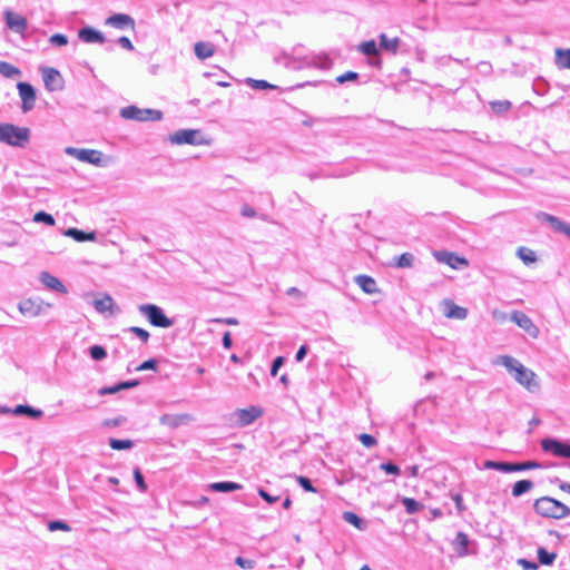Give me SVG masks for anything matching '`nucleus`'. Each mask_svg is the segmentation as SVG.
Segmentation results:
<instances>
[{
    "instance_id": "1",
    "label": "nucleus",
    "mask_w": 570,
    "mask_h": 570,
    "mask_svg": "<svg viewBox=\"0 0 570 570\" xmlns=\"http://www.w3.org/2000/svg\"><path fill=\"white\" fill-rule=\"evenodd\" d=\"M500 361L501 364L514 376L519 384L529 391H535L539 389V381L534 372L508 355L501 356Z\"/></svg>"
},
{
    "instance_id": "2",
    "label": "nucleus",
    "mask_w": 570,
    "mask_h": 570,
    "mask_svg": "<svg viewBox=\"0 0 570 570\" xmlns=\"http://www.w3.org/2000/svg\"><path fill=\"white\" fill-rule=\"evenodd\" d=\"M533 509L540 517L547 519L559 520L570 515V508L551 497L538 498Z\"/></svg>"
},
{
    "instance_id": "3",
    "label": "nucleus",
    "mask_w": 570,
    "mask_h": 570,
    "mask_svg": "<svg viewBox=\"0 0 570 570\" xmlns=\"http://www.w3.org/2000/svg\"><path fill=\"white\" fill-rule=\"evenodd\" d=\"M29 129L0 122V141L11 146H23L29 140Z\"/></svg>"
},
{
    "instance_id": "4",
    "label": "nucleus",
    "mask_w": 570,
    "mask_h": 570,
    "mask_svg": "<svg viewBox=\"0 0 570 570\" xmlns=\"http://www.w3.org/2000/svg\"><path fill=\"white\" fill-rule=\"evenodd\" d=\"M168 140L174 145H209L207 139L199 129H180L169 135Z\"/></svg>"
},
{
    "instance_id": "5",
    "label": "nucleus",
    "mask_w": 570,
    "mask_h": 570,
    "mask_svg": "<svg viewBox=\"0 0 570 570\" xmlns=\"http://www.w3.org/2000/svg\"><path fill=\"white\" fill-rule=\"evenodd\" d=\"M139 312L146 316L149 323L156 327L167 328L173 325V321L168 318L163 309L154 304H144L139 306Z\"/></svg>"
},
{
    "instance_id": "6",
    "label": "nucleus",
    "mask_w": 570,
    "mask_h": 570,
    "mask_svg": "<svg viewBox=\"0 0 570 570\" xmlns=\"http://www.w3.org/2000/svg\"><path fill=\"white\" fill-rule=\"evenodd\" d=\"M121 117L125 119H134L138 121H147V120H160L161 111L155 109H139L136 106H129L122 108L120 111Z\"/></svg>"
},
{
    "instance_id": "7",
    "label": "nucleus",
    "mask_w": 570,
    "mask_h": 570,
    "mask_svg": "<svg viewBox=\"0 0 570 570\" xmlns=\"http://www.w3.org/2000/svg\"><path fill=\"white\" fill-rule=\"evenodd\" d=\"M433 256L439 263L445 264L452 269H461L469 266V261L465 257L459 256L453 252L438 250L433 253Z\"/></svg>"
},
{
    "instance_id": "8",
    "label": "nucleus",
    "mask_w": 570,
    "mask_h": 570,
    "mask_svg": "<svg viewBox=\"0 0 570 570\" xmlns=\"http://www.w3.org/2000/svg\"><path fill=\"white\" fill-rule=\"evenodd\" d=\"M66 153L80 161L88 163L91 165H101L102 154L96 149H79L75 147H68Z\"/></svg>"
},
{
    "instance_id": "9",
    "label": "nucleus",
    "mask_w": 570,
    "mask_h": 570,
    "mask_svg": "<svg viewBox=\"0 0 570 570\" xmlns=\"http://www.w3.org/2000/svg\"><path fill=\"white\" fill-rule=\"evenodd\" d=\"M510 320L522 328L531 338H538L539 328L532 320L521 311H513Z\"/></svg>"
},
{
    "instance_id": "10",
    "label": "nucleus",
    "mask_w": 570,
    "mask_h": 570,
    "mask_svg": "<svg viewBox=\"0 0 570 570\" xmlns=\"http://www.w3.org/2000/svg\"><path fill=\"white\" fill-rule=\"evenodd\" d=\"M541 448L546 452L552 453L558 458H569L570 459V444L560 442L554 439H543L541 440Z\"/></svg>"
},
{
    "instance_id": "11",
    "label": "nucleus",
    "mask_w": 570,
    "mask_h": 570,
    "mask_svg": "<svg viewBox=\"0 0 570 570\" xmlns=\"http://www.w3.org/2000/svg\"><path fill=\"white\" fill-rule=\"evenodd\" d=\"M42 79L45 86L50 91L61 90L63 88L65 81L60 72L55 68H43L42 69Z\"/></svg>"
},
{
    "instance_id": "12",
    "label": "nucleus",
    "mask_w": 570,
    "mask_h": 570,
    "mask_svg": "<svg viewBox=\"0 0 570 570\" xmlns=\"http://www.w3.org/2000/svg\"><path fill=\"white\" fill-rule=\"evenodd\" d=\"M19 96L22 100V110L29 111L35 107L36 104V91L33 87L28 82H18L17 85Z\"/></svg>"
},
{
    "instance_id": "13",
    "label": "nucleus",
    "mask_w": 570,
    "mask_h": 570,
    "mask_svg": "<svg viewBox=\"0 0 570 570\" xmlns=\"http://www.w3.org/2000/svg\"><path fill=\"white\" fill-rule=\"evenodd\" d=\"M263 411L257 406H249L247 409H239L235 412L236 422L240 426L253 423L256 419L261 417Z\"/></svg>"
},
{
    "instance_id": "14",
    "label": "nucleus",
    "mask_w": 570,
    "mask_h": 570,
    "mask_svg": "<svg viewBox=\"0 0 570 570\" xmlns=\"http://www.w3.org/2000/svg\"><path fill=\"white\" fill-rule=\"evenodd\" d=\"M441 305L443 308V315L446 318L464 320L468 316V309L465 307L456 305L451 299H443Z\"/></svg>"
},
{
    "instance_id": "15",
    "label": "nucleus",
    "mask_w": 570,
    "mask_h": 570,
    "mask_svg": "<svg viewBox=\"0 0 570 570\" xmlns=\"http://www.w3.org/2000/svg\"><path fill=\"white\" fill-rule=\"evenodd\" d=\"M6 22L9 29L16 32H23L28 27V21L24 17L11 10L4 11Z\"/></svg>"
},
{
    "instance_id": "16",
    "label": "nucleus",
    "mask_w": 570,
    "mask_h": 570,
    "mask_svg": "<svg viewBox=\"0 0 570 570\" xmlns=\"http://www.w3.org/2000/svg\"><path fill=\"white\" fill-rule=\"evenodd\" d=\"M537 218L550 224L552 229L557 233H563L570 238V224L560 220L558 217L547 213L537 214Z\"/></svg>"
},
{
    "instance_id": "17",
    "label": "nucleus",
    "mask_w": 570,
    "mask_h": 570,
    "mask_svg": "<svg viewBox=\"0 0 570 570\" xmlns=\"http://www.w3.org/2000/svg\"><path fill=\"white\" fill-rule=\"evenodd\" d=\"M106 24L116 29L135 30V20L126 13H116L106 20Z\"/></svg>"
},
{
    "instance_id": "18",
    "label": "nucleus",
    "mask_w": 570,
    "mask_h": 570,
    "mask_svg": "<svg viewBox=\"0 0 570 570\" xmlns=\"http://www.w3.org/2000/svg\"><path fill=\"white\" fill-rule=\"evenodd\" d=\"M19 311L24 316L35 317L40 314L41 305L32 298H27L19 304Z\"/></svg>"
},
{
    "instance_id": "19",
    "label": "nucleus",
    "mask_w": 570,
    "mask_h": 570,
    "mask_svg": "<svg viewBox=\"0 0 570 570\" xmlns=\"http://www.w3.org/2000/svg\"><path fill=\"white\" fill-rule=\"evenodd\" d=\"M40 281L50 289H55L63 294L67 293L66 286L56 276L48 272H42L40 274Z\"/></svg>"
},
{
    "instance_id": "20",
    "label": "nucleus",
    "mask_w": 570,
    "mask_h": 570,
    "mask_svg": "<svg viewBox=\"0 0 570 570\" xmlns=\"http://www.w3.org/2000/svg\"><path fill=\"white\" fill-rule=\"evenodd\" d=\"M356 284L361 287V289L366 294H375L379 293V288L376 282L373 277L367 275H358L355 277Z\"/></svg>"
},
{
    "instance_id": "21",
    "label": "nucleus",
    "mask_w": 570,
    "mask_h": 570,
    "mask_svg": "<svg viewBox=\"0 0 570 570\" xmlns=\"http://www.w3.org/2000/svg\"><path fill=\"white\" fill-rule=\"evenodd\" d=\"M194 51L198 59L205 60L215 53V46L210 42L198 41L194 46Z\"/></svg>"
},
{
    "instance_id": "22",
    "label": "nucleus",
    "mask_w": 570,
    "mask_h": 570,
    "mask_svg": "<svg viewBox=\"0 0 570 570\" xmlns=\"http://www.w3.org/2000/svg\"><path fill=\"white\" fill-rule=\"evenodd\" d=\"M189 420H190V416L188 414H178V415L165 414L160 417V423L175 429V428L188 422Z\"/></svg>"
},
{
    "instance_id": "23",
    "label": "nucleus",
    "mask_w": 570,
    "mask_h": 570,
    "mask_svg": "<svg viewBox=\"0 0 570 570\" xmlns=\"http://www.w3.org/2000/svg\"><path fill=\"white\" fill-rule=\"evenodd\" d=\"M469 538L464 532H459L453 541L454 551L459 557L468 554Z\"/></svg>"
},
{
    "instance_id": "24",
    "label": "nucleus",
    "mask_w": 570,
    "mask_h": 570,
    "mask_svg": "<svg viewBox=\"0 0 570 570\" xmlns=\"http://www.w3.org/2000/svg\"><path fill=\"white\" fill-rule=\"evenodd\" d=\"M65 235L68 237H71L76 242H94L96 240V233L95 232H82L77 228H68L65 232Z\"/></svg>"
},
{
    "instance_id": "25",
    "label": "nucleus",
    "mask_w": 570,
    "mask_h": 570,
    "mask_svg": "<svg viewBox=\"0 0 570 570\" xmlns=\"http://www.w3.org/2000/svg\"><path fill=\"white\" fill-rule=\"evenodd\" d=\"M79 38L85 41V42H99V43H104L105 42V38L104 36L96 31L95 29H91V28H83L79 31Z\"/></svg>"
},
{
    "instance_id": "26",
    "label": "nucleus",
    "mask_w": 570,
    "mask_h": 570,
    "mask_svg": "<svg viewBox=\"0 0 570 570\" xmlns=\"http://www.w3.org/2000/svg\"><path fill=\"white\" fill-rule=\"evenodd\" d=\"M400 46V38H389L385 33L380 35V47L391 53H396Z\"/></svg>"
},
{
    "instance_id": "27",
    "label": "nucleus",
    "mask_w": 570,
    "mask_h": 570,
    "mask_svg": "<svg viewBox=\"0 0 570 570\" xmlns=\"http://www.w3.org/2000/svg\"><path fill=\"white\" fill-rule=\"evenodd\" d=\"M94 306L99 313L109 312L111 314L114 308V301L109 295H104L94 301Z\"/></svg>"
},
{
    "instance_id": "28",
    "label": "nucleus",
    "mask_w": 570,
    "mask_h": 570,
    "mask_svg": "<svg viewBox=\"0 0 570 570\" xmlns=\"http://www.w3.org/2000/svg\"><path fill=\"white\" fill-rule=\"evenodd\" d=\"M556 63L559 68L570 69V49H556Z\"/></svg>"
},
{
    "instance_id": "29",
    "label": "nucleus",
    "mask_w": 570,
    "mask_h": 570,
    "mask_svg": "<svg viewBox=\"0 0 570 570\" xmlns=\"http://www.w3.org/2000/svg\"><path fill=\"white\" fill-rule=\"evenodd\" d=\"M517 255L525 265L533 264L537 262V255L530 248L521 246L518 248Z\"/></svg>"
},
{
    "instance_id": "30",
    "label": "nucleus",
    "mask_w": 570,
    "mask_h": 570,
    "mask_svg": "<svg viewBox=\"0 0 570 570\" xmlns=\"http://www.w3.org/2000/svg\"><path fill=\"white\" fill-rule=\"evenodd\" d=\"M533 488V482L531 480H520L514 483L512 488V495L520 497L525 492L530 491Z\"/></svg>"
},
{
    "instance_id": "31",
    "label": "nucleus",
    "mask_w": 570,
    "mask_h": 570,
    "mask_svg": "<svg viewBox=\"0 0 570 570\" xmlns=\"http://www.w3.org/2000/svg\"><path fill=\"white\" fill-rule=\"evenodd\" d=\"M210 489L216 492H229L242 489V485L236 482H215L210 484Z\"/></svg>"
},
{
    "instance_id": "32",
    "label": "nucleus",
    "mask_w": 570,
    "mask_h": 570,
    "mask_svg": "<svg viewBox=\"0 0 570 570\" xmlns=\"http://www.w3.org/2000/svg\"><path fill=\"white\" fill-rule=\"evenodd\" d=\"M0 73L6 78H13L20 76V70L13 65L0 61Z\"/></svg>"
},
{
    "instance_id": "33",
    "label": "nucleus",
    "mask_w": 570,
    "mask_h": 570,
    "mask_svg": "<svg viewBox=\"0 0 570 570\" xmlns=\"http://www.w3.org/2000/svg\"><path fill=\"white\" fill-rule=\"evenodd\" d=\"M557 554L554 552H548L544 548L540 547L538 549V559L539 562L543 566H550L556 560Z\"/></svg>"
},
{
    "instance_id": "34",
    "label": "nucleus",
    "mask_w": 570,
    "mask_h": 570,
    "mask_svg": "<svg viewBox=\"0 0 570 570\" xmlns=\"http://www.w3.org/2000/svg\"><path fill=\"white\" fill-rule=\"evenodd\" d=\"M13 413L14 414H26V415H29L31 417H40L42 415V411L41 410H37V409H33L29 405H18L14 410H13Z\"/></svg>"
},
{
    "instance_id": "35",
    "label": "nucleus",
    "mask_w": 570,
    "mask_h": 570,
    "mask_svg": "<svg viewBox=\"0 0 570 570\" xmlns=\"http://www.w3.org/2000/svg\"><path fill=\"white\" fill-rule=\"evenodd\" d=\"M358 50L366 56H376L379 49L374 40L364 41L358 46Z\"/></svg>"
},
{
    "instance_id": "36",
    "label": "nucleus",
    "mask_w": 570,
    "mask_h": 570,
    "mask_svg": "<svg viewBox=\"0 0 570 570\" xmlns=\"http://www.w3.org/2000/svg\"><path fill=\"white\" fill-rule=\"evenodd\" d=\"M109 445L112 450H129L132 448L134 443L131 440H118V439H110Z\"/></svg>"
},
{
    "instance_id": "37",
    "label": "nucleus",
    "mask_w": 570,
    "mask_h": 570,
    "mask_svg": "<svg viewBox=\"0 0 570 570\" xmlns=\"http://www.w3.org/2000/svg\"><path fill=\"white\" fill-rule=\"evenodd\" d=\"M413 264V255L410 253H403L396 258L395 265L400 268H409Z\"/></svg>"
},
{
    "instance_id": "38",
    "label": "nucleus",
    "mask_w": 570,
    "mask_h": 570,
    "mask_svg": "<svg viewBox=\"0 0 570 570\" xmlns=\"http://www.w3.org/2000/svg\"><path fill=\"white\" fill-rule=\"evenodd\" d=\"M33 222L36 223H45L49 226H53L55 225V218L52 217V215L46 213V212H38L35 214L33 216Z\"/></svg>"
},
{
    "instance_id": "39",
    "label": "nucleus",
    "mask_w": 570,
    "mask_h": 570,
    "mask_svg": "<svg viewBox=\"0 0 570 570\" xmlns=\"http://www.w3.org/2000/svg\"><path fill=\"white\" fill-rule=\"evenodd\" d=\"M402 503L405 507L407 513H415L422 508V505L412 498H404Z\"/></svg>"
},
{
    "instance_id": "40",
    "label": "nucleus",
    "mask_w": 570,
    "mask_h": 570,
    "mask_svg": "<svg viewBox=\"0 0 570 570\" xmlns=\"http://www.w3.org/2000/svg\"><path fill=\"white\" fill-rule=\"evenodd\" d=\"M343 518L346 522L353 524L355 528L362 529L363 521L357 514L353 512H345Z\"/></svg>"
},
{
    "instance_id": "41",
    "label": "nucleus",
    "mask_w": 570,
    "mask_h": 570,
    "mask_svg": "<svg viewBox=\"0 0 570 570\" xmlns=\"http://www.w3.org/2000/svg\"><path fill=\"white\" fill-rule=\"evenodd\" d=\"M90 352V356L95 360V361H101L102 358L106 357L107 353H106V350L100 346V345H94L90 347L89 350Z\"/></svg>"
},
{
    "instance_id": "42",
    "label": "nucleus",
    "mask_w": 570,
    "mask_h": 570,
    "mask_svg": "<svg viewBox=\"0 0 570 570\" xmlns=\"http://www.w3.org/2000/svg\"><path fill=\"white\" fill-rule=\"evenodd\" d=\"M358 79V73L355 71H346L338 77H336V81L338 83H344L346 81H355Z\"/></svg>"
},
{
    "instance_id": "43",
    "label": "nucleus",
    "mask_w": 570,
    "mask_h": 570,
    "mask_svg": "<svg viewBox=\"0 0 570 570\" xmlns=\"http://www.w3.org/2000/svg\"><path fill=\"white\" fill-rule=\"evenodd\" d=\"M48 529L50 531L61 530V531H66V532L71 530L69 524L63 521H50L48 523Z\"/></svg>"
},
{
    "instance_id": "44",
    "label": "nucleus",
    "mask_w": 570,
    "mask_h": 570,
    "mask_svg": "<svg viewBox=\"0 0 570 570\" xmlns=\"http://www.w3.org/2000/svg\"><path fill=\"white\" fill-rule=\"evenodd\" d=\"M249 85L254 89H275L276 88V86H274L265 80L249 79Z\"/></svg>"
},
{
    "instance_id": "45",
    "label": "nucleus",
    "mask_w": 570,
    "mask_h": 570,
    "mask_svg": "<svg viewBox=\"0 0 570 570\" xmlns=\"http://www.w3.org/2000/svg\"><path fill=\"white\" fill-rule=\"evenodd\" d=\"M358 440L365 448H372V446L376 445V443H377L376 439L373 435L367 434V433H362L358 436Z\"/></svg>"
},
{
    "instance_id": "46",
    "label": "nucleus",
    "mask_w": 570,
    "mask_h": 570,
    "mask_svg": "<svg viewBox=\"0 0 570 570\" xmlns=\"http://www.w3.org/2000/svg\"><path fill=\"white\" fill-rule=\"evenodd\" d=\"M296 480L305 491L313 493L316 492V489L313 487L308 478L299 475L296 478Z\"/></svg>"
},
{
    "instance_id": "47",
    "label": "nucleus",
    "mask_w": 570,
    "mask_h": 570,
    "mask_svg": "<svg viewBox=\"0 0 570 570\" xmlns=\"http://www.w3.org/2000/svg\"><path fill=\"white\" fill-rule=\"evenodd\" d=\"M491 107L495 112H503V111H507L511 107V104L508 100L493 101V102H491Z\"/></svg>"
},
{
    "instance_id": "48",
    "label": "nucleus",
    "mask_w": 570,
    "mask_h": 570,
    "mask_svg": "<svg viewBox=\"0 0 570 570\" xmlns=\"http://www.w3.org/2000/svg\"><path fill=\"white\" fill-rule=\"evenodd\" d=\"M380 468H381V470L385 471L387 474L399 475L401 472L400 468L392 462L382 463Z\"/></svg>"
},
{
    "instance_id": "49",
    "label": "nucleus",
    "mask_w": 570,
    "mask_h": 570,
    "mask_svg": "<svg viewBox=\"0 0 570 570\" xmlns=\"http://www.w3.org/2000/svg\"><path fill=\"white\" fill-rule=\"evenodd\" d=\"M134 478H135V481L137 483V487L139 488L140 491L145 492L147 490V484L144 480V476L140 472L139 469H135L134 470Z\"/></svg>"
},
{
    "instance_id": "50",
    "label": "nucleus",
    "mask_w": 570,
    "mask_h": 570,
    "mask_svg": "<svg viewBox=\"0 0 570 570\" xmlns=\"http://www.w3.org/2000/svg\"><path fill=\"white\" fill-rule=\"evenodd\" d=\"M129 331L131 333H134L135 335H137L144 343L148 342L149 333L146 330L138 327V326H132V327H130Z\"/></svg>"
},
{
    "instance_id": "51",
    "label": "nucleus",
    "mask_w": 570,
    "mask_h": 570,
    "mask_svg": "<svg viewBox=\"0 0 570 570\" xmlns=\"http://www.w3.org/2000/svg\"><path fill=\"white\" fill-rule=\"evenodd\" d=\"M49 41H50V43L59 46V47L66 46L68 43L67 37L65 35H61V33L52 35L49 38Z\"/></svg>"
},
{
    "instance_id": "52",
    "label": "nucleus",
    "mask_w": 570,
    "mask_h": 570,
    "mask_svg": "<svg viewBox=\"0 0 570 570\" xmlns=\"http://www.w3.org/2000/svg\"><path fill=\"white\" fill-rule=\"evenodd\" d=\"M235 562L238 567H240L243 569H252V568H254V563H255L253 560H247L242 557H237Z\"/></svg>"
},
{
    "instance_id": "53",
    "label": "nucleus",
    "mask_w": 570,
    "mask_h": 570,
    "mask_svg": "<svg viewBox=\"0 0 570 570\" xmlns=\"http://www.w3.org/2000/svg\"><path fill=\"white\" fill-rule=\"evenodd\" d=\"M504 463L505 462L485 461L483 465L485 469H495L504 472Z\"/></svg>"
},
{
    "instance_id": "54",
    "label": "nucleus",
    "mask_w": 570,
    "mask_h": 570,
    "mask_svg": "<svg viewBox=\"0 0 570 570\" xmlns=\"http://www.w3.org/2000/svg\"><path fill=\"white\" fill-rule=\"evenodd\" d=\"M156 366H157V362L155 360H148V361H145L144 363H141L137 367V371L155 370Z\"/></svg>"
},
{
    "instance_id": "55",
    "label": "nucleus",
    "mask_w": 570,
    "mask_h": 570,
    "mask_svg": "<svg viewBox=\"0 0 570 570\" xmlns=\"http://www.w3.org/2000/svg\"><path fill=\"white\" fill-rule=\"evenodd\" d=\"M125 417L122 416H119V417H116V419H107L104 421V426H107V428H111V426H117L119 424H121L122 422H125Z\"/></svg>"
},
{
    "instance_id": "56",
    "label": "nucleus",
    "mask_w": 570,
    "mask_h": 570,
    "mask_svg": "<svg viewBox=\"0 0 570 570\" xmlns=\"http://www.w3.org/2000/svg\"><path fill=\"white\" fill-rule=\"evenodd\" d=\"M258 494L262 499H264L267 503H274L278 500V497H272L268 492H266L264 489L258 490Z\"/></svg>"
},
{
    "instance_id": "57",
    "label": "nucleus",
    "mask_w": 570,
    "mask_h": 570,
    "mask_svg": "<svg viewBox=\"0 0 570 570\" xmlns=\"http://www.w3.org/2000/svg\"><path fill=\"white\" fill-rule=\"evenodd\" d=\"M453 501L455 502L456 509L459 512H463L465 510V505L463 503V498L460 493H456L452 497Z\"/></svg>"
},
{
    "instance_id": "58",
    "label": "nucleus",
    "mask_w": 570,
    "mask_h": 570,
    "mask_svg": "<svg viewBox=\"0 0 570 570\" xmlns=\"http://www.w3.org/2000/svg\"><path fill=\"white\" fill-rule=\"evenodd\" d=\"M284 358L282 356H278L274 360L271 374L275 376L277 374L278 368L283 365Z\"/></svg>"
},
{
    "instance_id": "59",
    "label": "nucleus",
    "mask_w": 570,
    "mask_h": 570,
    "mask_svg": "<svg viewBox=\"0 0 570 570\" xmlns=\"http://www.w3.org/2000/svg\"><path fill=\"white\" fill-rule=\"evenodd\" d=\"M240 212H242V215L245 217L253 218L256 216V212L254 210V208L246 204L242 206Z\"/></svg>"
},
{
    "instance_id": "60",
    "label": "nucleus",
    "mask_w": 570,
    "mask_h": 570,
    "mask_svg": "<svg viewBox=\"0 0 570 570\" xmlns=\"http://www.w3.org/2000/svg\"><path fill=\"white\" fill-rule=\"evenodd\" d=\"M522 471L521 463H504V472Z\"/></svg>"
},
{
    "instance_id": "61",
    "label": "nucleus",
    "mask_w": 570,
    "mask_h": 570,
    "mask_svg": "<svg viewBox=\"0 0 570 570\" xmlns=\"http://www.w3.org/2000/svg\"><path fill=\"white\" fill-rule=\"evenodd\" d=\"M119 391H120L119 390V385L117 384V385L110 386V387H102V389L99 390L98 393L100 395H105V394H114V393H117Z\"/></svg>"
},
{
    "instance_id": "62",
    "label": "nucleus",
    "mask_w": 570,
    "mask_h": 570,
    "mask_svg": "<svg viewBox=\"0 0 570 570\" xmlns=\"http://www.w3.org/2000/svg\"><path fill=\"white\" fill-rule=\"evenodd\" d=\"M118 41L122 48H125L127 50L134 49V46L128 37H120Z\"/></svg>"
},
{
    "instance_id": "63",
    "label": "nucleus",
    "mask_w": 570,
    "mask_h": 570,
    "mask_svg": "<svg viewBox=\"0 0 570 570\" xmlns=\"http://www.w3.org/2000/svg\"><path fill=\"white\" fill-rule=\"evenodd\" d=\"M521 466H522V471H523V470L538 469V468H540V464L535 461H528V462L521 463Z\"/></svg>"
},
{
    "instance_id": "64",
    "label": "nucleus",
    "mask_w": 570,
    "mask_h": 570,
    "mask_svg": "<svg viewBox=\"0 0 570 570\" xmlns=\"http://www.w3.org/2000/svg\"><path fill=\"white\" fill-rule=\"evenodd\" d=\"M232 344H233V342H232V335H230V333H229V332H226V333L224 334V336H223V346H224L225 348H230V347H232Z\"/></svg>"
}]
</instances>
